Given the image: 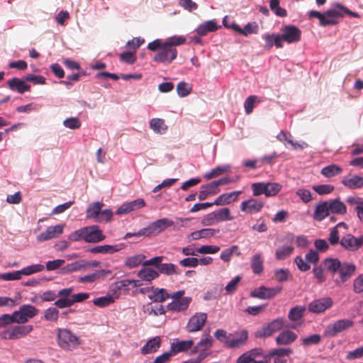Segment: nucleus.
I'll list each match as a JSON object with an SVG mask.
<instances>
[{
    "instance_id": "1",
    "label": "nucleus",
    "mask_w": 363,
    "mask_h": 363,
    "mask_svg": "<svg viewBox=\"0 0 363 363\" xmlns=\"http://www.w3.org/2000/svg\"><path fill=\"white\" fill-rule=\"evenodd\" d=\"M186 38L182 35H174L165 40L156 39L149 43L147 49L155 52L153 60L157 62L169 64L177 58L176 46L184 44Z\"/></svg>"
},
{
    "instance_id": "2",
    "label": "nucleus",
    "mask_w": 363,
    "mask_h": 363,
    "mask_svg": "<svg viewBox=\"0 0 363 363\" xmlns=\"http://www.w3.org/2000/svg\"><path fill=\"white\" fill-rule=\"evenodd\" d=\"M345 14H347L354 18L359 17V15L357 13L349 10L347 8L339 3H335L332 5L330 9L323 13L320 26H329L337 25L340 21V18L343 17Z\"/></svg>"
},
{
    "instance_id": "3",
    "label": "nucleus",
    "mask_w": 363,
    "mask_h": 363,
    "mask_svg": "<svg viewBox=\"0 0 363 363\" xmlns=\"http://www.w3.org/2000/svg\"><path fill=\"white\" fill-rule=\"evenodd\" d=\"M184 290H179L170 294L169 298L172 301L167 305V309L172 312H184L189 308L192 301L190 296H184Z\"/></svg>"
},
{
    "instance_id": "4",
    "label": "nucleus",
    "mask_w": 363,
    "mask_h": 363,
    "mask_svg": "<svg viewBox=\"0 0 363 363\" xmlns=\"http://www.w3.org/2000/svg\"><path fill=\"white\" fill-rule=\"evenodd\" d=\"M57 337L58 345L65 350H71L81 343L78 337L65 328L57 330Z\"/></svg>"
},
{
    "instance_id": "5",
    "label": "nucleus",
    "mask_w": 363,
    "mask_h": 363,
    "mask_svg": "<svg viewBox=\"0 0 363 363\" xmlns=\"http://www.w3.org/2000/svg\"><path fill=\"white\" fill-rule=\"evenodd\" d=\"M174 222L169 218H161L150 223L147 227L140 229V233L138 234L139 235H143L144 237L156 235L164 231L168 227L172 226Z\"/></svg>"
},
{
    "instance_id": "6",
    "label": "nucleus",
    "mask_w": 363,
    "mask_h": 363,
    "mask_svg": "<svg viewBox=\"0 0 363 363\" xmlns=\"http://www.w3.org/2000/svg\"><path fill=\"white\" fill-rule=\"evenodd\" d=\"M33 330L31 325L19 324L6 330L1 335L6 339L17 340L28 335Z\"/></svg>"
},
{
    "instance_id": "7",
    "label": "nucleus",
    "mask_w": 363,
    "mask_h": 363,
    "mask_svg": "<svg viewBox=\"0 0 363 363\" xmlns=\"http://www.w3.org/2000/svg\"><path fill=\"white\" fill-rule=\"evenodd\" d=\"M39 310L34 306L30 304H24L20 306L18 311L13 312V316L16 318V323L25 324L31 319L36 316Z\"/></svg>"
},
{
    "instance_id": "8",
    "label": "nucleus",
    "mask_w": 363,
    "mask_h": 363,
    "mask_svg": "<svg viewBox=\"0 0 363 363\" xmlns=\"http://www.w3.org/2000/svg\"><path fill=\"white\" fill-rule=\"evenodd\" d=\"M207 313L203 312H196L189 319L186 329L189 333H195L200 331L206 324L207 320Z\"/></svg>"
},
{
    "instance_id": "9",
    "label": "nucleus",
    "mask_w": 363,
    "mask_h": 363,
    "mask_svg": "<svg viewBox=\"0 0 363 363\" xmlns=\"http://www.w3.org/2000/svg\"><path fill=\"white\" fill-rule=\"evenodd\" d=\"M284 321L281 318L274 319L266 325H264L261 329L256 332V337H264L271 336L274 333L281 330L284 328Z\"/></svg>"
},
{
    "instance_id": "10",
    "label": "nucleus",
    "mask_w": 363,
    "mask_h": 363,
    "mask_svg": "<svg viewBox=\"0 0 363 363\" xmlns=\"http://www.w3.org/2000/svg\"><path fill=\"white\" fill-rule=\"evenodd\" d=\"M281 43L286 41L288 43H297L301 40V31L294 26H286L281 28Z\"/></svg>"
},
{
    "instance_id": "11",
    "label": "nucleus",
    "mask_w": 363,
    "mask_h": 363,
    "mask_svg": "<svg viewBox=\"0 0 363 363\" xmlns=\"http://www.w3.org/2000/svg\"><path fill=\"white\" fill-rule=\"evenodd\" d=\"M353 321L349 319L338 320L333 324L329 325L325 330V335L334 337L353 325Z\"/></svg>"
},
{
    "instance_id": "12",
    "label": "nucleus",
    "mask_w": 363,
    "mask_h": 363,
    "mask_svg": "<svg viewBox=\"0 0 363 363\" xmlns=\"http://www.w3.org/2000/svg\"><path fill=\"white\" fill-rule=\"evenodd\" d=\"M264 207V202L260 199L250 198L240 203V211L247 214H255L260 212Z\"/></svg>"
},
{
    "instance_id": "13",
    "label": "nucleus",
    "mask_w": 363,
    "mask_h": 363,
    "mask_svg": "<svg viewBox=\"0 0 363 363\" xmlns=\"http://www.w3.org/2000/svg\"><path fill=\"white\" fill-rule=\"evenodd\" d=\"M282 289L280 286L267 288L265 286H260L254 289L250 295L252 297L258 298L261 299H269L272 298L279 293H281Z\"/></svg>"
},
{
    "instance_id": "14",
    "label": "nucleus",
    "mask_w": 363,
    "mask_h": 363,
    "mask_svg": "<svg viewBox=\"0 0 363 363\" xmlns=\"http://www.w3.org/2000/svg\"><path fill=\"white\" fill-rule=\"evenodd\" d=\"M342 247L350 251H356L363 246V235L358 238L347 234L343 236L340 242Z\"/></svg>"
},
{
    "instance_id": "15",
    "label": "nucleus",
    "mask_w": 363,
    "mask_h": 363,
    "mask_svg": "<svg viewBox=\"0 0 363 363\" xmlns=\"http://www.w3.org/2000/svg\"><path fill=\"white\" fill-rule=\"evenodd\" d=\"M247 337L248 333L246 330H242L236 332L235 334H229L226 346L231 348L240 347L246 342Z\"/></svg>"
},
{
    "instance_id": "16",
    "label": "nucleus",
    "mask_w": 363,
    "mask_h": 363,
    "mask_svg": "<svg viewBox=\"0 0 363 363\" xmlns=\"http://www.w3.org/2000/svg\"><path fill=\"white\" fill-rule=\"evenodd\" d=\"M333 303V300L328 297L316 299L309 303L308 310L314 313H320L330 308Z\"/></svg>"
},
{
    "instance_id": "17",
    "label": "nucleus",
    "mask_w": 363,
    "mask_h": 363,
    "mask_svg": "<svg viewBox=\"0 0 363 363\" xmlns=\"http://www.w3.org/2000/svg\"><path fill=\"white\" fill-rule=\"evenodd\" d=\"M63 232V225H57L48 227L45 231L41 233L37 237L38 242H44L53 238H58Z\"/></svg>"
},
{
    "instance_id": "18",
    "label": "nucleus",
    "mask_w": 363,
    "mask_h": 363,
    "mask_svg": "<svg viewBox=\"0 0 363 363\" xmlns=\"http://www.w3.org/2000/svg\"><path fill=\"white\" fill-rule=\"evenodd\" d=\"M145 206L143 199H137L130 202L123 203L116 211V214H127L133 211L140 209Z\"/></svg>"
},
{
    "instance_id": "19",
    "label": "nucleus",
    "mask_w": 363,
    "mask_h": 363,
    "mask_svg": "<svg viewBox=\"0 0 363 363\" xmlns=\"http://www.w3.org/2000/svg\"><path fill=\"white\" fill-rule=\"evenodd\" d=\"M355 270L356 267L354 264L346 262L342 263L341 267L338 269L340 279L335 281L336 284L339 286L343 284L354 274Z\"/></svg>"
},
{
    "instance_id": "20",
    "label": "nucleus",
    "mask_w": 363,
    "mask_h": 363,
    "mask_svg": "<svg viewBox=\"0 0 363 363\" xmlns=\"http://www.w3.org/2000/svg\"><path fill=\"white\" fill-rule=\"evenodd\" d=\"M242 194L241 191L224 193L220 195L213 202L216 206H225L236 201Z\"/></svg>"
},
{
    "instance_id": "21",
    "label": "nucleus",
    "mask_w": 363,
    "mask_h": 363,
    "mask_svg": "<svg viewBox=\"0 0 363 363\" xmlns=\"http://www.w3.org/2000/svg\"><path fill=\"white\" fill-rule=\"evenodd\" d=\"M125 248V245L119 243L114 245H104L92 247V254H113Z\"/></svg>"
},
{
    "instance_id": "22",
    "label": "nucleus",
    "mask_w": 363,
    "mask_h": 363,
    "mask_svg": "<svg viewBox=\"0 0 363 363\" xmlns=\"http://www.w3.org/2000/svg\"><path fill=\"white\" fill-rule=\"evenodd\" d=\"M194 345V341L192 340H176L174 341L170 346V350L173 354H176L179 352H186L191 349Z\"/></svg>"
},
{
    "instance_id": "23",
    "label": "nucleus",
    "mask_w": 363,
    "mask_h": 363,
    "mask_svg": "<svg viewBox=\"0 0 363 363\" xmlns=\"http://www.w3.org/2000/svg\"><path fill=\"white\" fill-rule=\"evenodd\" d=\"M161 345V339L160 337H154L149 340L146 344L141 348V353L144 355L154 353L158 350Z\"/></svg>"
},
{
    "instance_id": "24",
    "label": "nucleus",
    "mask_w": 363,
    "mask_h": 363,
    "mask_svg": "<svg viewBox=\"0 0 363 363\" xmlns=\"http://www.w3.org/2000/svg\"><path fill=\"white\" fill-rule=\"evenodd\" d=\"M7 84L10 89L17 91L20 94L29 91L30 89V85L26 84L23 80L16 77H13L9 80Z\"/></svg>"
},
{
    "instance_id": "25",
    "label": "nucleus",
    "mask_w": 363,
    "mask_h": 363,
    "mask_svg": "<svg viewBox=\"0 0 363 363\" xmlns=\"http://www.w3.org/2000/svg\"><path fill=\"white\" fill-rule=\"evenodd\" d=\"M291 354H292L291 349L279 348L271 351L269 356L274 357V363H286V359L284 357L289 356Z\"/></svg>"
},
{
    "instance_id": "26",
    "label": "nucleus",
    "mask_w": 363,
    "mask_h": 363,
    "mask_svg": "<svg viewBox=\"0 0 363 363\" xmlns=\"http://www.w3.org/2000/svg\"><path fill=\"white\" fill-rule=\"evenodd\" d=\"M342 184L350 189H359L363 186V177L359 175L347 177L342 180Z\"/></svg>"
},
{
    "instance_id": "27",
    "label": "nucleus",
    "mask_w": 363,
    "mask_h": 363,
    "mask_svg": "<svg viewBox=\"0 0 363 363\" xmlns=\"http://www.w3.org/2000/svg\"><path fill=\"white\" fill-rule=\"evenodd\" d=\"M330 210L328 201L319 203L315 208L313 218L315 220L321 221L330 214Z\"/></svg>"
},
{
    "instance_id": "28",
    "label": "nucleus",
    "mask_w": 363,
    "mask_h": 363,
    "mask_svg": "<svg viewBox=\"0 0 363 363\" xmlns=\"http://www.w3.org/2000/svg\"><path fill=\"white\" fill-rule=\"evenodd\" d=\"M296 338L297 335L295 333L291 330H284L276 337V342L279 345H286L294 342Z\"/></svg>"
},
{
    "instance_id": "29",
    "label": "nucleus",
    "mask_w": 363,
    "mask_h": 363,
    "mask_svg": "<svg viewBox=\"0 0 363 363\" xmlns=\"http://www.w3.org/2000/svg\"><path fill=\"white\" fill-rule=\"evenodd\" d=\"M259 350H253L242 354L238 359L237 363H268L267 361H256L255 358L260 355Z\"/></svg>"
},
{
    "instance_id": "30",
    "label": "nucleus",
    "mask_w": 363,
    "mask_h": 363,
    "mask_svg": "<svg viewBox=\"0 0 363 363\" xmlns=\"http://www.w3.org/2000/svg\"><path fill=\"white\" fill-rule=\"evenodd\" d=\"M219 230L214 228H203L199 230L194 231L189 235V238L193 240H199L201 238H210L218 233Z\"/></svg>"
},
{
    "instance_id": "31",
    "label": "nucleus",
    "mask_w": 363,
    "mask_h": 363,
    "mask_svg": "<svg viewBox=\"0 0 363 363\" xmlns=\"http://www.w3.org/2000/svg\"><path fill=\"white\" fill-rule=\"evenodd\" d=\"M111 274V270L108 269H100L99 262L92 261V281L104 279Z\"/></svg>"
},
{
    "instance_id": "32",
    "label": "nucleus",
    "mask_w": 363,
    "mask_h": 363,
    "mask_svg": "<svg viewBox=\"0 0 363 363\" xmlns=\"http://www.w3.org/2000/svg\"><path fill=\"white\" fill-rule=\"evenodd\" d=\"M346 201L349 205L353 206L357 212V217L363 220V199L358 196H349Z\"/></svg>"
},
{
    "instance_id": "33",
    "label": "nucleus",
    "mask_w": 363,
    "mask_h": 363,
    "mask_svg": "<svg viewBox=\"0 0 363 363\" xmlns=\"http://www.w3.org/2000/svg\"><path fill=\"white\" fill-rule=\"evenodd\" d=\"M330 213L333 214L344 215L347 213L345 204L340 199H336L328 201Z\"/></svg>"
},
{
    "instance_id": "34",
    "label": "nucleus",
    "mask_w": 363,
    "mask_h": 363,
    "mask_svg": "<svg viewBox=\"0 0 363 363\" xmlns=\"http://www.w3.org/2000/svg\"><path fill=\"white\" fill-rule=\"evenodd\" d=\"M262 38L266 43L265 47L268 49L272 48L273 45H275L278 48L283 47L281 35L279 34H264L262 35Z\"/></svg>"
},
{
    "instance_id": "35",
    "label": "nucleus",
    "mask_w": 363,
    "mask_h": 363,
    "mask_svg": "<svg viewBox=\"0 0 363 363\" xmlns=\"http://www.w3.org/2000/svg\"><path fill=\"white\" fill-rule=\"evenodd\" d=\"M159 276L156 269L150 267H143L138 272V277L143 281L150 282Z\"/></svg>"
},
{
    "instance_id": "36",
    "label": "nucleus",
    "mask_w": 363,
    "mask_h": 363,
    "mask_svg": "<svg viewBox=\"0 0 363 363\" xmlns=\"http://www.w3.org/2000/svg\"><path fill=\"white\" fill-rule=\"evenodd\" d=\"M70 239L74 241L83 240L86 242H91V228L86 227L77 230L70 235Z\"/></svg>"
},
{
    "instance_id": "37",
    "label": "nucleus",
    "mask_w": 363,
    "mask_h": 363,
    "mask_svg": "<svg viewBox=\"0 0 363 363\" xmlns=\"http://www.w3.org/2000/svg\"><path fill=\"white\" fill-rule=\"evenodd\" d=\"M169 296L170 294L164 289H152L148 297L154 302H164Z\"/></svg>"
},
{
    "instance_id": "38",
    "label": "nucleus",
    "mask_w": 363,
    "mask_h": 363,
    "mask_svg": "<svg viewBox=\"0 0 363 363\" xmlns=\"http://www.w3.org/2000/svg\"><path fill=\"white\" fill-rule=\"evenodd\" d=\"M118 297L119 295L116 293H114L113 294H107L104 296L97 298L94 299L93 302L96 306L99 307H106L114 303Z\"/></svg>"
},
{
    "instance_id": "39",
    "label": "nucleus",
    "mask_w": 363,
    "mask_h": 363,
    "mask_svg": "<svg viewBox=\"0 0 363 363\" xmlns=\"http://www.w3.org/2000/svg\"><path fill=\"white\" fill-rule=\"evenodd\" d=\"M150 128L157 134H164L167 130V125L162 118H155L150 121Z\"/></svg>"
},
{
    "instance_id": "40",
    "label": "nucleus",
    "mask_w": 363,
    "mask_h": 363,
    "mask_svg": "<svg viewBox=\"0 0 363 363\" xmlns=\"http://www.w3.org/2000/svg\"><path fill=\"white\" fill-rule=\"evenodd\" d=\"M218 29L216 23L213 21H208L201 24L196 28V32L199 35H205L208 32H213Z\"/></svg>"
},
{
    "instance_id": "41",
    "label": "nucleus",
    "mask_w": 363,
    "mask_h": 363,
    "mask_svg": "<svg viewBox=\"0 0 363 363\" xmlns=\"http://www.w3.org/2000/svg\"><path fill=\"white\" fill-rule=\"evenodd\" d=\"M263 259L261 254L254 255L251 259V267L253 272L256 274H260L263 272Z\"/></svg>"
},
{
    "instance_id": "42",
    "label": "nucleus",
    "mask_w": 363,
    "mask_h": 363,
    "mask_svg": "<svg viewBox=\"0 0 363 363\" xmlns=\"http://www.w3.org/2000/svg\"><path fill=\"white\" fill-rule=\"evenodd\" d=\"M218 223L231 221L234 219L231 211L228 208H222L214 211Z\"/></svg>"
},
{
    "instance_id": "43",
    "label": "nucleus",
    "mask_w": 363,
    "mask_h": 363,
    "mask_svg": "<svg viewBox=\"0 0 363 363\" xmlns=\"http://www.w3.org/2000/svg\"><path fill=\"white\" fill-rule=\"evenodd\" d=\"M145 258V255L142 254L128 257L125 261V266L129 269L137 267L144 263Z\"/></svg>"
},
{
    "instance_id": "44",
    "label": "nucleus",
    "mask_w": 363,
    "mask_h": 363,
    "mask_svg": "<svg viewBox=\"0 0 363 363\" xmlns=\"http://www.w3.org/2000/svg\"><path fill=\"white\" fill-rule=\"evenodd\" d=\"M342 172V169L340 166L336 164H330L323 167L320 172L325 177L330 178L340 174Z\"/></svg>"
},
{
    "instance_id": "45",
    "label": "nucleus",
    "mask_w": 363,
    "mask_h": 363,
    "mask_svg": "<svg viewBox=\"0 0 363 363\" xmlns=\"http://www.w3.org/2000/svg\"><path fill=\"white\" fill-rule=\"evenodd\" d=\"M233 254H236L238 256L240 255V252L238 245H233L223 250L220 253V257L223 262H229Z\"/></svg>"
},
{
    "instance_id": "46",
    "label": "nucleus",
    "mask_w": 363,
    "mask_h": 363,
    "mask_svg": "<svg viewBox=\"0 0 363 363\" xmlns=\"http://www.w3.org/2000/svg\"><path fill=\"white\" fill-rule=\"evenodd\" d=\"M294 252V247L284 245L276 250L275 257L279 260H283L290 257Z\"/></svg>"
},
{
    "instance_id": "47",
    "label": "nucleus",
    "mask_w": 363,
    "mask_h": 363,
    "mask_svg": "<svg viewBox=\"0 0 363 363\" xmlns=\"http://www.w3.org/2000/svg\"><path fill=\"white\" fill-rule=\"evenodd\" d=\"M282 189V185L277 182L266 183V196L273 197L277 196Z\"/></svg>"
},
{
    "instance_id": "48",
    "label": "nucleus",
    "mask_w": 363,
    "mask_h": 363,
    "mask_svg": "<svg viewBox=\"0 0 363 363\" xmlns=\"http://www.w3.org/2000/svg\"><path fill=\"white\" fill-rule=\"evenodd\" d=\"M230 166L229 165H223L217 167L214 169H213L211 172L206 173L204 175V178L206 179H211L217 177H219L222 175L224 173H226L230 171Z\"/></svg>"
},
{
    "instance_id": "49",
    "label": "nucleus",
    "mask_w": 363,
    "mask_h": 363,
    "mask_svg": "<svg viewBox=\"0 0 363 363\" xmlns=\"http://www.w3.org/2000/svg\"><path fill=\"white\" fill-rule=\"evenodd\" d=\"M305 311V306H297L292 308L288 314L289 319L291 321H297L303 317Z\"/></svg>"
},
{
    "instance_id": "50",
    "label": "nucleus",
    "mask_w": 363,
    "mask_h": 363,
    "mask_svg": "<svg viewBox=\"0 0 363 363\" xmlns=\"http://www.w3.org/2000/svg\"><path fill=\"white\" fill-rule=\"evenodd\" d=\"M259 26L256 22H250L244 28L240 27L239 34L247 36L250 34H257Z\"/></svg>"
},
{
    "instance_id": "51",
    "label": "nucleus",
    "mask_w": 363,
    "mask_h": 363,
    "mask_svg": "<svg viewBox=\"0 0 363 363\" xmlns=\"http://www.w3.org/2000/svg\"><path fill=\"white\" fill-rule=\"evenodd\" d=\"M59 311L55 307H50L45 310L43 318L50 322H57L59 318Z\"/></svg>"
},
{
    "instance_id": "52",
    "label": "nucleus",
    "mask_w": 363,
    "mask_h": 363,
    "mask_svg": "<svg viewBox=\"0 0 363 363\" xmlns=\"http://www.w3.org/2000/svg\"><path fill=\"white\" fill-rule=\"evenodd\" d=\"M325 268L333 274L338 271L341 267V262L337 259L328 258L324 262Z\"/></svg>"
},
{
    "instance_id": "53",
    "label": "nucleus",
    "mask_w": 363,
    "mask_h": 363,
    "mask_svg": "<svg viewBox=\"0 0 363 363\" xmlns=\"http://www.w3.org/2000/svg\"><path fill=\"white\" fill-rule=\"evenodd\" d=\"M191 85L185 82H180L177 86V92L180 97L188 96L191 92Z\"/></svg>"
},
{
    "instance_id": "54",
    "label": "nucleus",
    "mask_w": 363,
    "mask_h": 363,
    "mask_svg": "<svg viewBox=\"0 0 363 363\" xmlns=\"http://www.w3.org/2000/svg\"><path fill=\"white\" fill-rule=\"evenodd\" d=\"M57 298V294L52 291H46L42 293L40 296H35L31 299L33 303H37L40 298L42 301H52Z\"/></svg>"
},
{
    "instance_id": "55",
    "label": "nucleus",
    "mask_w": 363,
    "mask_h": 363,
    "mask_svg": "<svg viewBox=\"0 0 363 363\" xmlns=\"http://www.w3.org/2000/svg\"><path fill=\"white\" fill-rule=\"evenodd\" d=\"M296 194L305 203H309L313 199V195L310 190L304 188L298 189L296 191Z\"/></svg>"
},
{
    "instance_id": "56",
    "label": "nucleus",
    "mask_w": 363,
    "mask_h": 363,
    "mask_svg": "<svg viewBox=\"0 0 363 363\" xmlns=\"http://www.w3.org/2000/svg\"><path fill=\"white\" fill-rule=\"evenodd\" d=\"M44 269V266L42 264H33L26 267L21 270H19L21 277L22 275H30L32 274L40 272Z\"/></svg>"
},
{
    "instance_id": "57",
    "label": "nucleus",
    "mask_w": 363,
    "mask_h": 363,
    "mask_svg": "<svg viewBox=\"0 0 363 363\" xmlns=\"http://www.w3.org/2000/svg\"><path fill=\"white\" fill-rule=\"evenodd\" d=\"M312 188L319 195L329 194L334 191V186L331 184L314 185Z\"/></svg>"
},
{
    "instance_id": "58",
    "label": "nucleus",
    "mask_w": 363,
    "mask_h": 363,
    "mask_svg": "<svg viewBox=\"0 0 363 363\" xmlns=\"http://www.w3.org/2000/svg\"><path fill=\"white\" fill-rule=\"evenodd\" d=\"M252 194L255 196H259L262 194L266 196V183L265 182H257L253 183L251 185Z\"/></svg>"
},
{
    "instance_id": "59",
    "label": "nucleus",
    "mask_w": 363,
    "mask_h": 363,
    "mask_svg": "<svg viewBox=\"0 0 363 363\" xmlns=\"http://www.w3.org/2000/svg\"><path fill=\"white\" fill-rule=\"evenodd\" d=\"M259 101L258 100L256 96H250L246 99L244 103L245 111L247 114H250L252 113L255 104L258 103Z\"/></svg>"
},
{
    "instance_id": "60",
    "label": "nucleus",
    "mask_w": 363,
    "mask_h": 363,
    "mask_svg": "<svg viewBox=\"0 0 363 363\" xmlns=\"http://www.w3.org/2000/svg\"><path fill=\"white\" fill-rule=\"evenodd\" d=\"M220 250L217 245H202L196 249L197 253L201 255L216 254Z\"/></svg>"
},
{
    "instance_id": "61",
    "label": "nucleus",
    "mask_w": 363,
    "mask_h": 363,
    "mask_svg": "<svg viewBox=\"0 0 363 363\" xmlns=\"http://www.w3.org/2000/svg\"><path fill=\"white\" fill-rule=\"evenodd\" d=\"M290 272L287 269H279L274 271L275 279L279 282H284L289 279Z\"/></svg>"
},
{
    "instance_id": "62",
    "label": "nucleus",
    "mask_w": 363,
    "mask_h": 363,
    "mask_svg": "<svg viewBox=\"0 0 363 363\" xmlns=\"http://www.w3.org/2000/svg\"><path fill=\"white\" fill-rule=\"evenodd\" d=\"M321 337L318 334H314L301 339L302 345L308 347L312 345H317L320 342Z\"/></svg>"
},
{
    "instance_id": "63",
    "label": "nucleus",
    "mask_w": 363,
    "mask_h": 363,
    "mask_svg": "<svg viewBox=\"0 0 363 363\" xmlns=\"http://www.w3.org/2000/svg\"><path fill=\"white\" fill-rule=\"evenodd\" d=\"M201 223L203 226H210L218 223L214 211L204 216Z\"/></svg>"
},
{
    "instance_id": "64",
    "label": "nucleus",
    "mask_w": 363,
    "mask_h": 363,
    "mask_svg": "<svg viewBox=\"0 0 363 363\" xmlns=\"http://www.w3.org/2000/svg\"><path fill=\"white\" fill-rule=\"evenodd\" d=\"M289 239L291 241H294L297 247L304 248L306 247L309 243L307 238L303 235H298L294 238L292 235H289Z\"/></svg>"
}]
</instances>
